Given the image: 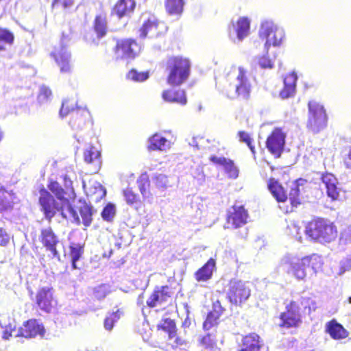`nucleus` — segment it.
I'll list each match as a JSON object with an SVG mask.
<instances>
[{"mask_svg":"<svg viewBox=\"0 0 351 351\" xmlns=\"http://www.w3.org/2000/svg\"><path fill=\"white\" fill-rule=\"evenodd\" d=\"M51 96L52 93L50 88L45 85H42L39 88L38 101L40 104L47 103L51 99Z\"/></svg>","mask_w":351,"mask_h":351,"instance_id":"8fccbe9b","label":"nucleus"},{"mask_svg":"<svg viewBox=\"0 0 351 351\" xmlns=\"http://www.w3.org/2000/svg\"><path fill=\"white\" fill-rule=\"evenodd\" d=\"M152 179L157 188L162 190L167 188L168 179L165 175L162 173H154L152 176Z\"/></svg>","mask_w":351,"mask_h":351,"instance_id":"49530a36","label":"nucleus"},{"mask_svg":"<svg viewBox=\"0 0 351 351\" xmlns=\"http://www.w3.org/2000/svg\"><path fill=\"white\" fill-rule=\"evenodd\" d=\"M176 343L177 345L182 346L184 343V341L180 338H176Z\"/></svg>","mask_w":351,"mask_h":351,"instance_id":"69168bd1","label":"nucleus"},{"mask_svg":"<svg viewBox=\"0 0 351 351\" xmlns=\"http://www.w3.org/2000/svg\"><path fill=\"white\" fill-rule=\"evenodd\" d=\"M308 117L307 128L314 133L322 130L327 123V115L324 106L315 101H311L308 104Z\"/></svg>","mask_w":351,"mask_h":351,"instance_id":"6e6552de","label":"nucleus"},{"mask_svg":"<svg viewBox=\"0 0 351 351\" xmlns=\"http://www.w3.org/2000/svg\"><path fill=\"white\" fill-rule=\"evenodd\" d=\"M210 160L215 164L223 167L225 171L228 173V176L232 178H236L238 176V169L234 166L232 160L228 159L225 157H217L212 156Z\"/></svg>","mask_w":351,"mask_h":351,"instance_id":"393cba45","label":"nucleus"},{"mask_svg":"<svg viewBox=\"0 0 351 351\" xmlns=\"http://www.w3.org/2000/svg\"><path fill=\"white\" fill-rule=\"evenodd\" d=\"M166 71L167 82L171 86H180L189 77L191 63L188 59L171 57L167 60Z\"/></svg>","mask_w":351,"mask_h":351,"instance_id":"7ed1b4c3","label":"nucleus"},{"mask_svg":"<svg viewBox=\"0 0 351 351\" xmlns=\"http://www.w3.org/2000/svg\"><path fill=\"white\" fill-rule=\"evenodd\" d=\"M199 343L202 347L206 349H212L215 346L216 341L212 334L208 333L199 338Z\"/></svg>","mask_w":351,"mask_h":351,"instance_id":"de8ad7c7","label":"nucleus"},{"mask_svg":"<svg viewBox=\"0 0 351 351\" xmlns=\"http://www.w3.org/2000/svg\"><path fill=\"white\" fill-rule=\"evenodd\" d=\"M116 214V206L112 203H108L103 208L101 215L102 219L108 222L112 221Z\"/></svg>","mask_w":351,"mask_h":351,"instance_id":"37998d69","label":"nucleus"},{"mask_svg":"<svg viewBox=\"0 0 351 351\" xmlns=\"http://www.w3.org/2000/svg\"><path fill=\"white\" fill-rule=\"evenodd\" d=\"M12 336V333L5 330L3 332V338L4 339H8L10 337Z\"/></svg>","mask_w":351,"mask_h":351,"instance_id":"0e129e2a","label":"nucleus"},{"mask_svg":"<svg viewBox=\"0 0 351 351\" xmlns=\"http://www.w3.org/2000/svg\"><path fill=\"white\" fill-rule=\"evenodd\" d=\"M158 27V24L155 17H149L143 22L142 27L139 29L140 37L141 38H145L149 34H150L149 36L151 38L155 36H158L160 34L157 32Z\"/></svg>","mask_w":351,"mask_h":351,"instance_id":"5701e85b","label":"nucleus"},{"mask_svg":"<svg viewBox=\"0 0 351 351\" xmlns=\"http://www.w3.org/2000/svg\"><path fill=\"white\" fill-rule=\"evenodd\" d=\"M127 77L134 82H144L149 78V73L148 71L138 72L136 69H132Z\"/></svg>","mask_w":351,"mask_h":351,"instance_id":"09e8293b","label":"nucleus"},{"mask_svg":"<svg viewBox=\"0 0 351 351\" xmlns=\"http://www.w3.org/2000/svg\"><path fill=\"white\" fill-rule=\"evenodd\" d=\"M295 301L298 302L299 307L301 308L300 313L310 315L312 311L317 308L315 300L310 296L302 295Z\"/></svg>","mask_w":351,"mask_h":351,"instance_id":"7c9ffc66","label":"nucleus"},{"mask_svg":"<svg viewBox=\"0 0 351 351\" xmlns=\"http://www.w3.org/2000/svg\"><path fill=\"white\" fill-rule=\"evenodd\" d=\"M14 40V36L12 32L0 27V51L6 50L7 46H11Z\"/></svg>","mask_w":351,"mask_h":351,"instance_id":"e433bc0d","label":"nucleus"},{"mask_svg":"<svg viewBox=\"0 0 351 351\" xmlns=\"http://www.w3.org/2000/svg\"><path fill=\"white\" fill-rule=\"evenodd\" d=\"M232 27L236 34V39L240 43L249 34L250 20L247 17H240L236 25L232 24Z\"/></svg>","mask_w":351,"mask_h":351,"instance_id":"aec40b11","label":"nucleus"},{"mask_svg":"<svg viewBox=\"0 0 351 351\" xmlns=\"http://www.w3.org/2000/svg\"><path fill=\"white\" fill-rule=\"evenodd\" d=\"M238 136L239 138V141L241 142L245 143L247 144L250 149L252 153H255L254 146L252 145V138L250 137V134L244 131H239L238 132Z\"/></svg>","mask_w":351,"mask_h":351,"instance_id":"864d4df0","label":"nucleus"},{"mask_svg":"<svg viewBox=\"0 0 351 351\" xmlns=\"http://www.w3.org/2000/svg\"><path fill=\"white\" fill-rule=\"evenodd\" d=\"M300 309L298 302L291 301L280 315V326L287 328L297 326L301 322Z\"/></svg>","mask_w":351,"mask_h":351,"instance_id":"1a4fd4ad","label":"nucleus"},{"mask_svg":"<svg viewBox=\"0 0 351 351\" xmlns=\"http://www.w3.org/2000/svg\"><path fill=\"white\" fill-rule=\"evenodd\" d=\"M351 270V256L342 259L339 263V274Z\"/></svg>","mask_w":351,"mask_h":351,"instance_id":"6e6d98bb","label":"nucleus"},{"mask_svg":"<svg viewBox=\"0 0 351 351\" xmlns=\"http://www.w3.org/2000/svg\"><path fill=\"white\" fill-rule=\"evenodd\" d=\"M162 99L167 102L178 103L182 105H185L187 103L186 93L184 90H164L162 94Z\"/></svg>","mask_w":351,"mask_h":351,"instance_id":"a878e982","label":"nucleus"},{"mask_svg":"<svg viewBox=\"0 0 351 351\" xmlns=\"http://www.w3.org/2000/svg\"><path fill=\"white\" fill-rule=\"evenodd\" d=\"M190 145H193V146H195V145L196 146V145H196V140H195V138H193V139H192V142H191V143H190Z\"/></svg>","mask_w":351,"mask_h":351,"instance_id":"774afa93","label":"nucleus"},{"mask_svg":"<svg viewBox=\"0 0 351 351\" xmlns=\"http://www.w3.org/2000/svg\"><path fill=\"white\" fill-rule=\"evenodd\" d=\"M10 237L7 232L0 228V245L5 246L9 242Z\"/></svg>","mask_w":351,"mask_h":351,"instance_id":"bf43d9fd","label":"nucleus"},{"mask_svg":"<svg viewBox=\"0 0 351 351\" xmlns=\"http://www.w3.org/2000/svg\"><path fill=\"white\" fill-rule=\"evenodd\" d=\"M298 76L295 72L287 75L284 78V88L280 92V97L285 99L294 95Z\"/></svg>","mask_w":351,"mask_h":351,"instance_id":"6ab92c4d","label":"nucleus"},{"mask_svg":"<svg viewBox=\"0 0 351 351\" xmlns=\"http://www.w3.org/2000/svg\"><path fill=\"white\" fill-rule=\"evenodd\" d=\"M123 194L126 203L131 207L137 210L141 205V201L138 195L130 188L125 189L123 191Z\"/></svg>","mask_w":351,"mask_h":351,"instance_id":"58836bf2","label":"nucleus"},{"mask_svg":"<svg viewBox=\"0 0 351 351\" xmlns=\"http://www.w3.org/2000/svg\"><path fill=\"white\" fill-rule=\"evenodd\" d=\"M279 27L272 20L265 19L261 21L258 35L260 38L265 40L271 35Z\"/></svg>","mask_w":351,"mask_h":351,"instance_id":"473e14b6","label":"nucleus"},{"mask_svg":"<svg viewBox=\"0 0 351 351\" xmlns=\"http://www.w3.org/2000/svg\"><path fill=\"white\" fill-rule=\"evenodd\" d=\"M263 346L261 337L256 333H250L242 339L241 343L236 348L235 351H260Z\"/></svg>","mask_w":351,"mask_h":351,"instance_id":"f3484780","label":"nucleus"},{"mask_svg":"<svg viewBox=\"0 0 351 351\" xmlns=\"http://www.w3.org/2000/svg\"><path fill=\"white\" fill-rule=\"evenodd\" d=\"M225 292L228 301L237 306H241L251 295L248 283L235 278L230 280Z\"/></svg>","mask_w":351,"mask_h":351,"instance_id":"39448f33","label":"nucleus"},{"mask_svg":"<svg viewBox=\"0 0 351 351\" xmlns=\"http://www.w3.org/2000/svg\"><path fill=\"white\" fill-rule=\"evenodd\" d=\"M99 156V152L95 148L92 147L89 150H86L84 152V160L88 163H91L95 160H97Z\"/></svg>","mask_w":351,"mask_h":351,"instance_id":"5fc2aeb1","label":"nucleus"},{"mask_svg":"<svg viewBox=\"0 0 351 351\" xmlns=\"http://www.w3.org/2000/svg\"><path fill=\"white\" fill-rule=\"evenodd\" d=\"M77 261H74V260H71V265H72V268H73V269H77Z\"/></svg>","mask_w":351,"mask_h":351,"instance_id":"338daca9","label":"nucleus"},{"mask_svg":"<svg viewBox=\"0 0 351 351\" xmlns=\"http://www.w3.org/2000/svg\"><path fill=\"white\" fill-rule=\"evenodd\" d=\"M60 116L63 118L71 114L69 125L72 130L76 133H79L85 130L88 127L92 125L90 119V114L86 108L77 106L73 100L65 99L62 103V107L60 110ZM74 137L78 143H80L82 136L77 137V134H75Z\"/></svg>","mask_w":351,"mask_h":351,"instance_id":"f03ea898","label":"nucleus"},{"mask_svg":"<svg viewBox=\"0 0 351 351\" xmlns=\"http://www.w3.org/2000/svg\"><path fill=\"white\" fill-rule=\"evenodd\" d=\"M136 6L134 0H119L113 8L112 13L119 18L130 14Z\"/></svg>","mask_w":351,"mask_h":351,"instance_id":"4be33fe9","label":"nucleus"},{"mask_svg":"<svg viewBox=\"0 0 351 351\" xmlns=\"http://www.w3.org/2000/svg\"><path fill=\"white\" fill-rule=\"evenodd\" d=\"M169 289V288L168 286L157 287L154 290V293L147 299V306L149 307L153 308L155 307L157 304H162L167 302V298L170 297Z\"/></svg>","mask_w":351,"mask_h":351,"instance_id":"a211bd4d","label":"nucleus"},{"mask_svg":"<svg viewBox=\"0 0 351 351\" xmlns=\"http://www.w3.org/2000/svg\"><path fill=\"white\" fill-rule=\"evenodd\" d=\"M71 39V31L69 32H62L60 40V45L55 47L51 51V56L55 60L58 65L61 73H69L71 71V53L67 50L66 47Z\"/></svg>","mask_w":351,"mask_h":351,"instance_id":"423d86ee","label":"nucleus"},{"mask_svg":"<svg viewBox=\"0 0 351 351\" xmlns=\"http://www.w3.org/2000/svg\"><path fill=\"white\" fill-rule=\"evenodd\" d=\"M110 291V286L109 285L101 284L94 288L93 295L96 299L101 300L104 299Z\"/></svg>","mask_w":351,"mask_h":351,"instance_id":"a18cd8bd","label":"nucleus"},{"mask_svg":"<svg viewBox=\"0 0 351 351\" xmlns=\"http://www.w3.org/2000/svg\"><path fill=\"white\" fill-rule=\"evenodd\" d=\"M225 308L222 307L221 302L219 300L213 302V310L210 312L216 315V316L220 317L224 312Z\"/></svg>","mask_w":351,"mask_h":351,"instance_id":"13d9d810","label":"nucleus"},{"mask_svg":"<svg viewBox=\"0 0 351 351\" xmlns=\"http://www.w3.org/2000/svg\"><path fill=\"white\" fill-rule=\"evenodd\" d=\"M326 330L334 339H342L348 336L346 330L335 320L327 323Z\"/></svg>","mask_w":351,"mask_h":351,"instance_id":"bb28decb","label":"nucleus"},{"mask_svg":"<svg viewBox=\"0 0 351 351\" xmlns=\"http://www.w3.org/2000/svg\"><path fill=\"white\" fill-rule=\"evenodd\" d=\"M57 245H52L51 247H47L46 250L47 251L51 252L53 255V258H57L59 261H60V256L59 252L56 249Z\"/></svg>","mask_w":351,"mask_h":351,"instance_id":"e2e57ef3","label":"nucleus"},{"mask_svg":"<svg viewBox=\"0 0 351 351\" xmlns=\"http://www.w3.org/2000/svg\"><path fill=\"white\" fill-rule=\"evenodd\" d=\"M40 239L45 248L52 245H57L59 243L58 237L55 234L51 227L41 230Z\"/></svg>","mask_w":351,"mask_h":351,"instance_id":"c756f323","label":"nucleus"},{"mask_svg":"<svg viewBox=\"0 0 351 351\" xmlns=\"http://www.w3.org/2000/svg\"><path fill=\"white\" fill-rule=\"evenodd\" d=\"M286 134L281 128H275L267 137L266 147L276 158H280L285 146Z\"/></svg>","mask_w":351,"mask_h":351,"instance_id":"9b49d317","label":"nucleus"},{"mask_svg":"<svg viewBox=\"0 0 351 351\" xmlns=\"http://www.w3.org/2000/svg\"><path fill=\"white\" fill-rule=\"evenodd\" d=\"M220 317L216 316V315L208 313L206 320L203 324V328L205 330H210L212 328L216 326L218 324V320Z\"/></svg>","mask_w":351,"mask_h":351,"instance_id":"603ef678","label":"nucleus"},{"mask_svg":"<svg viewBox=\"0 0 351 351\" xmlns=\"http://www.w3.org/2000/svg\"><path fill=\"white\" fill-rule=\"evenodd\" d=\"M79 213L82 217V223L86 227H89L93 221V215L96 212L93 206L88 204L85 200L80 199Z\"/></svg>","mask_w":351,"mask_h":351,"instance_id":"b1692460","label":"nucleus"},{"mask_svg":"<svg viewBox=\"0 0 351 351\" xmlns=\"http://www.w3.org/2000/svg\"><path fill=\"white\" fill-rule=\"evenodd\" d=\"M158 328L169 333V337H174L176 333V324L170 318H166L161 321Z\"/></svg>","mask_w":351,"mask_h":351,"instance_id":"79ce46f5","label":"nucleus"},{"mask_svg":"<svg viewBox=\"0 0 351 351\" xmlns=\"http://www.w3.org/2000/svg\"><path fill=\"white\" fill-rule=\"evenodd\" d=\"M53 293L49 287L40 288L36 294V304L40 310L49 313L52 308Z\"/></svg>","mask_w":351,"mask_h":351,"instance_id":"dca6fc26","label":"nucleus"},{"mask_svg":"<svg viewBox=\"0 0 351 351\" xmlns=\"http://www.w3.org/2000/svg\"><path fill=\"white\" fill-rule=\"evenodd\" d=\"M283 267L288 269V272L291 273L298 280H304L308 275L312 276L311 269L308 264H304L303 258L292 259L290 263H287L286 259H283Z\"/></svg>","mask_w":351,"mask_h":351,"instance_id":"ddd939ff","label":"nucleus"},{"mask_svg":"<svg viewBox=\"0 0 351 351\" xmlns=\"http://www.w3.org/2000/svg\"><path fill=\"white\" fill-rule=\"evenodd\" d=\"M322 180L326 190V194L331 200H337L339 197L341 188L338 186L339 182L336 177L329 173H326L322 176Z\"/></svg>","mask_w":351,"mask_h":351,"instance_id":"2eb2a0df","label":"nucleus"},{"mask_svg":"<svg viewBox=\"0 0 351 351\" xmlns=\"http://www.w3.org/2000/svg\"><path fill=\"white\" fill-rule=\"evenodd\" d=\"M303 263L304 264H308L307 265L310 267L312 275L315 274L322 265V258L317 254L303 258Z\"/></svg>","mask_w":351,"mask_h":351,"instance_id":"f704fd0d","label":"nucleus"},{"mask_svg":"<svg viewBox=\"0 0 351 351\" xmlns=\"http://www.w3.org/2000/svg\"><path fill=\"white\" fill-rule=\"evenodd\" d=\"M149 149L152 150H166L169 147V144L166 138L156 133L149 139Z\"/></svg>","mask_w":351,"mask_h":351,"instance_id":"2f4dec72","label":"nucleus"},{"mask_svg":"<svg viewBox=\"0 0 351 351\" xmlns=\"http://www.w3.org/2000/svg\"><path fill=\"white\" fill-rule=\"evenodd\" d=\"M215 269V261L210 258L201 268L195 273V278L198 282H206L212 278Z\"/></svg>","mask_w":351,"mask_h":351,"instance_id":"412c9836","label":"nucleus"},{"mask_svg":"<svg viewBox=\"0 0 351 351\" xmlns=\"http://www.w3.org/2000/svg\"><path fill=\"white\" fill-rule=\"evenodd\" d=\"M258 62L262 69H271L274 66L272 60L266 56L259 58Z\"/></svg>","mask_w":351,"mask_h":351,"instance_id":"4d7b16f0","label":"nucleus"},{"mask_svg":"<svg viewBox=\"0 0 351 351\" xmlns=\"http://www.w3.org/2000/svg\"><path fill=\"white\" fill-rule=\"evenodd\" d=\"M267 185L269 191L278 202H284L287 199L286 192L278 180L270 178Z\"/></svg>","mask_w":351,"mask_h":351,"instance_id":"cd10ccee","label":"nucleus"},{"mask_svg":"<svg viewBox=\"0 0 351 351\" xmlns=\"http://www.w3.org/2000/svg\"><path fill=\"white\" fill-rule=\"evenodd\" d=\"M285 34L283 29L278 27L276 29V32H274L271 35L269 36L268 38H266L265 48L268 51V49L270 46L278 47L281 45L283 38H285Z\"/></svg>","mask_w":351,"mask_h":351,"instance_id":"72a5a7b5","label":"nucleus"},{"mask_svg":"<svg viewBox=\"0 0 351 351\" xmlns=\"http://www.w3.org/2000/svg\"><path fill=\"white\" fill-rule=\"evenodd\" d=\"M139 51L137 43L133 39H124L117 41L114 51L117 60H132Z\"/></svg>","mask_w":351,"mask_h":351,"instance_id":"9d476101","label":"nucleus"},{"mask_svg":"<svg viewBox=\"0 0 351 351\" xmlns=\"http://www.w3.org/2000/svg\"><path fill=\"white\" fill-rule=\"evenodd\" d=\"M307 183L305 179L300 178L292 182L289 192V200L293 206H297L299 204V195L303 186Z\"/></svg>","mask_w":351,"mask_h":351,"instance_id":"c85d7f7f","label":"nucleus"},{"mask_svg":"<svg viewBox=\"0 0 351 351\" xmlns=\"http://www.w3.org/2000/svg\"><path fill=\"white\" fill-rule=\"evenodd\" d=\"M251 92V84L246 76L245 70L239 67L236 78L230 83L227 90L228 97L231 99L241 97L247 99Z\"/></svg>","mask_w":351,"mask_h":351,"instance_id":"0eeeda50","label":"nucleus"},{"mask_svg":"<svg viewBox=\"0 0 351 351\" xmlns=\"http://www.w3.org/2000/svg\"><path fill=\"white\" fill-rule=\"evenodd\" d=\"M64 188L56 181H52L49 183L48 187L54 194L60 203L57 202L53 197L46 189H42L40 191L39 204L41 206V210L45 215V217L51 221L57 212H60L63 218H66L65 210L73 217V221L77 225L81 223V220L77 210L73 208L69 199H74L76 197L73 182L67 175L63 176Z\"/></svg>","mask_w":351,"mask_h":351,"instance_id":"f257e3e1","label":"nucleus"},{"mask_svg":"<svg viewBox=\"0 0 351 351\" xmlns=\"http://www.w3.org/2000/svg\"><path fill=\"white\" fill-rule=\"evenodd\" d=\"M45 332V328L40 322L36 319H29L18 329L16 336L27 339L33 338L37 335L43 337Z\"/></svg>","mask_w":351,"mask_h":351,"instance_id":"f8f14e48","label":"nucleus"},{"mask_svg":"<svg viewBox=\"0 0 351 351\" xmlns=\"http://www.w3.org/2000/svg\"><path fill=\"white\" fill-rule=\"evenodd\" d=\"M184 0H166L165 8L169 14L180 15L183 11Z\"/></svg>","mask_w":351,"mask_h":351,"instance_id":"c9c22d12","label":"nucleus"},{"mask_svg":"<svg viewBox=\"0 0 351 351\" xmlns=\"http://www.w3.org/2000/svg\"><path fill=\"white\" fill-rule=\"evenodd\" d=\"M289 228H291L292 232L291 234L295 233L293 236L295 237V239L300 241L302 242V237L300 235L299 230L300 228L296 226L295 224H293L291 227H288Z\"/></svg>","mask_w":351,"mask_h":351,"instance_id":"680f3d73","label":"nucleus"},{"mask_svg":"<svg viewBox=\"0 0 351 351\" xmlns=\"http://www.w3.org/2000/svg\"><path fill=\"white\" fill-rule=\"evenodd\" d=\"M94 31L98 38H103L107 32V22L104 16H97L94 21Z\"/></svg>","mask_w":351,"mask_h":351,"instance_id":"4c0bfd02","label":"nucleus"},{"mask_svg":"<svg viewBox=\"0 0 351 351\" xmlns=\"http://www.w3.org/2000/svg\"><path fill=\"white\" fill-rule=\"evenodd\" d=\"M10 194L5 189H0V213L12 206Z\"/></svg>","mask_w":351,"mask_h":351,"instance_id":"c03bdc74","label":"nucleus"},{"mask_svg":"<svg viewBox=\"0 0 351 351\" xmlns=\"http://www.w3.org/2000/svg\"><path fill=\"white\" fill-rule=\"evenodd\" d=\"M306 235L319 243H330L337 237L335 227L328 220L315 219L309 222L305 228Z\"/></svg>","mask_w":351,"mask_h":351,"instance_id":"20e7f679","label":"nucleus"},{"mask_svg":"<svg viewBox=\"0 0 351 351\" xmlns=\"http://www.w3.org/2000/svg\"><path fill=\"white\" fill-rule=\"evenodd\" d=\"M137 185L138 189L143 197H146L149 195V187L150 185L149 177L147 173H143L137 180Z\"/></svg>","mask_w":351,"mask_h":351,"instance_id":"a19ab883","label":"nucleus"},{"mask_svg":"<svg viewBox=\"0 0 351 351\" xmlns=\"http://www.w3.org/2000/svg\"><path fill=\"white\" fill-rule=\"evenodd\" d=\"M84 253V246L77 243L70 246V256L71 260L78 261Z\"/></svg>","mask_w":351,"mask_h":351,"instance_id":"3c124183","label":"nucleus"},{"mask_svg":"<svg viewBox=\"0 0 351 351\" xmlns=\"http://www.w3.org/2000/svg\"><path fill=\"white\" fill-rule=\"evenodd\" d=\"M247 211L243 206H233L227 215V223L234 228H238L247 223Z\"/></svg>","mask_w":351,"mask_h":351,"instance_id":"4468645a","label":"nucleus"},{"mask_svg":"<svg viewBox=\"0 0 351 351\" xmlns=\"http://www.w3.org/2000/svg\"><path fill=\"white\" fill-rule=\"evenodd\" d=\"M73 0H54L53 6L55 4L60 3L64 8H69L73 5Z\"/></svg>","mask_w":351,"mask_h":351,"instance_id":"052dcab7","label":"nucleus"},{"mask_svg":"<svg viewBox=\"0 0 351 351\" xmlns=\"http://www.w3.org/2000/svg\"><path fill=\"white\" fill-rule=\"evenodd\" d=\"M123 314V312L120 309H117L115 311L109 313L104 319V328L110 331L113 328L114 323L121 318Z\"/></svg>","mask_w":351,"mask_h":351,"instance_id":"ea45409f","label":"nucleus"}]
</instances>
